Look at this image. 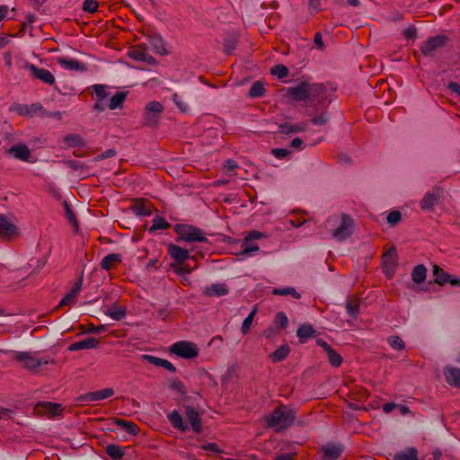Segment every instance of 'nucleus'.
Segmentation results:
<instances>
[{"instance_id": "1", "label": "nucleus", "mask_w": 460, "mask_h": 460, "mask_svg": "<svg viewBox=\"0 0 460 460\" xmlns=\"http://www.w3.org/2000/svg\"><path fill=\"white\" fill-rule=\"evenodd\" d=\"M285 96L294 102H303L306 106L314 105L315 111L319 106L326 108L330 101L327 102V90L323 84L311 83L308 80H302L298 84L284 89Z\"/></svg>"}, {"instance_id": "2", "label": "nucleus", "mask_w": 460, "mask_h": 460, "mask_svg": "<svg viewBox=\"0 0 460 460\" xmlns=\"http://www.w3.org/2000/svg\"><path fill=\"white\" fill-rule=\"evenodd\" d=\"M295 419V411L284 404L276 407L264 417L267 428H274L277 432L289 428L294 423Z\"/></svg>"}, {"instance_id": "3", "label": "nucleus", "mask_w": 460, "mask_h": 460, "mask_svg": "<svg viewBox=\"0 0 460 460\" xmlns=\"http://www.w3.org/2000/svg\"><path fill=\"white\" fill-rule=\"evenodd\" d=\"M174 232L179 235V240L185 242L207 243L205 233L199 227L188 224H176Z\"/></svg>"}, {"instance_id": "4", "label": "nucleus", "mask_w": 460, "mask_h": 460, "mask_svg": "<svg viewBox=\"0 0 460 460\" xmlns=\"http://www.w3.org/2000/svg\"><path fill=\"white\" fill-rule=\"evenodd\" d=\"M11 356L13 359L22 364L28 370H35L42 365L49 364V360L42 358H37L31 352L11 351Z\"/></svg>"}, {"instance_id": "5", "label": "nucleus", "mask_w": 460, "mask_h": 460, "mask_svg": "<svg viewBox=\"0 0 460 460\" xmlns=\"http://www.w3.org/2000/svg\"><path fill=\"white\" fill-rule=\"evenodd\" d=\"M262 236V233L257 230L250 231L241 244V251L236 254L238 260L243 261L248 256H254L260 251V247L257 244H251L250 241L261 239Z\"/></svg>"}, {"instance_id": "6", "label": "nucleus", "mask_w": 460, "mask_h": 460, "mask_svg": "<svg viewBox=\"0 0 460 460\" xmlns=\"http://www.w3.org/2000/svg\"><path fill=\"white\" fill-rule=\"evenodd\" d=\"M448 41L449 38L444 34L429 37L421 43L420 50L423 56L432 57L436 50L445 47Z\"/></svg>"}, {"instance_id": "7", "label": "nucleus", "mask_w": 460, "mask_h": 460, "mask_svg": "<svg viewBox=\"0 0 460 460\" xmlns=\"http://www.w3.org/2000/svg\"><path fill=\"white\" fill-rule=\"evenodd\" d=\"M170 351L181 358L191 359L199 355V349L196 344L187 341H181L170 347Z\"/></svg>"}, {"instance_id": "8", "label": "nucleus", "mask_w": 460, "mask_h": 460, "mask_svg": "<svg viewBox=\"0 0 460 460\" xmlns=\"http://www.w3.org/2000/svg\"><path fill=\"white\" fill-rule=\"evenodd\" d=\"M444 199V190L440 187H435L431 191L425 193L420 201V209L425 212H434L435 207Z\"/></svg>"}, {"instance_id": "9", "label": "nucleus", "mask_w": 460, "mask_h": 460, "mask_svg": "<svg viewBox=\"0 0 460 460\" xmlns=\"http://www.w3.org/2000/svg\"><path fill=\"white\" fill-rule=\"evenodd\" d=\"M345 451L342 443L328 442L319 447L321 460H338Z\"/></svg>"}, {"instance_id": "10", "label": "nucleus", "mask_w": 460, "mask_h": 460, "mask_svg": "<svg viewBox=\"0 0 460 460\" xmlns=\"http://www.w3.org/2000/svg\"><path fill=\"white\" fill-rule=\"evenodd\" d=\"M114 394V390L111 387L104 388L102 390L88 392L79 395L76 402L81 404H89L93 402L102 401L111 397Z\"/></svg>"}, {"instance_id": "11", "label": "nucleus", "mask_w": 460, "mask_h": 460, "mask_svg": "<svg viewBox=\"0 0 460 460\" xmlns=\"http://www.w3.org/2000/svg\"><path fill=\"white\" fill-rule=\"evenodd\" d=\"M353 219L347 214H342L341 225L333 231L332 237L342 242L352 234Z\"/></svg>"}, {"instance_id": "12", "label": "nucleus", "mask_w": 460, "mask_h": 460, "mask_svg": "<svg viewBox=\"0 0 460 460\" xmlns=\"http://www.w3.org/2000/svg\"><path fill=\"white\" fill-rule=\"evenodd\" d=\"M164 111V106L159 102H150L146 105V126H155L161 114Z\"/></svg>"}, {"instance_id": "13", "label": "nucleus", "mask_w": 460, "mask_h": 460, "mask_svg": "<svg viewBox=\"0 0 460 460\" xmlns=\"http://www.w3.org/2000/svg\"><path fill=\"white\" fill-rule=\"evenodd\" d=\"M146 38L148 40V45L151 50L160 55L168 54L164 40L160 34H157L149 29H146Z\"/></svg>"}, {"instance_id": "14", "label": "nucleus", "mask_w": 460, "mask_h": 460, "mask_svg": "<svg viewBox=\"0 0 460 460\" xmlns=\"http://www.w3.org/2000/svg\"><path fill=\"white\" fill-rule=\"evenodd\" d=\"M62 411L61 404L51 402H39L35 405V411L38 414L43 415L47 414L49 417L57 416Z\"/></svg>"}, {"instance_id": "15", "label": "nucleus", "mask_w": 460, "mask_h": 460, "mask_svg": "<svg viewBox=\"0 0 460 460\" xmlns=\"http://www.w3.org/2000/svg\"><path fill=\"white\" fill-rule=\"evenodd\" d=\"M8 155H12L13 158L22 161L32 163L31 160V153L30 148L24 144H17L13 146L8 151Z\"/></svg>"}, {"instance_id": "16", "label": "nucleus", "mask_w": 460, "mask_h": 460, "mask_svg": "<svg viewBox=\"0 0 460 460\" xmlns=\"http://www.w3.org/2000/svg\"><path fill=\"white\" fill-rule=\"evenodd\" d=\"M130 447L123 448L118 444H110L105 447V453L112 460H122L125 456H130Z\"/></svg>"}, {"instance_id": "17", "label": "nucleus", "mask_w": 460, "mask_h": 460, "mask_svg": "<svg viewBox=\"0 0 460 460\" xmlns=\"http://www.w3.org/2000/svg\"><path fill=\"white\" fill-rule=\"evenodd\" d=\"M83 276L74 284L72 289L60 300L58 307L65 305H73L75 304V299L82 288Z\"/></svg>"}, {"instance_id": "18", "label": "nucleus", "mask_w": 460, "mask_h": 460, "mask_svg": "<svg viewBox=\"0 0 460 460\" xmlns=\"http://www.w3.org/2000/svg\"><path fill=\"white\" fill-rule=\"evenodd\" d=\"M58 63L66 70L75 72H85L87 70L86 66L77 59L67 58L66 57H59L57 59Z\"/></svg>"}, {"instance_id": "19", "label": "nucleus", "mask_w": 460, "mask_h": 460, "mask_svg": "<svg viewBox=\"0 0 460 460\" xmlns=\"http://www.w3.org/2000/svg\"><path fill=\"white\" fill-rule=\"evenodd\" d=\"M185 414L191 426V429L197 434L201 433L202 425L199 411L192 406H187Z\"/></svg>"}, {"instance_id": "20", "label": "nucleus", "mask_w": 460, "mask_h": 460, "mask_svg": "<svg viewBox=\"0 0 460 460\" xmlns=\"http://www.w3.org/2000/svg\"><path fill=\"white\" fill-rule=\"evenodd\" d=\"M31 75L49 85H53L56 81L50 71L45 68L38 67L35 65L34 66L31 67Z\"/></svg>"}, {"instance_id": "21", "label": "nucleus", "mask_w": 460, "mask_h": 460, "mask_svg": "<svg viewBox=\"0 0 460 460\" xmlns=\"http://www.w3.org/2000/svg\"><path fill=\"white\" fill-rule=\"evenodd\" d=\"M17 234V227L10 223L4 215L0 214V237L11 239Z\"/></svg>"}, {"instance_id": "22", "label": "nucleus", "mask_w": 460, "mask_h": 460, "mask_svg": "<svg viewBox=\"0 0 460 460\" xmlns=\"http://www.w3.org/2000/svg\"><path fill=\"white\" fill-rule=\"evenodd\" d=\"M446 382L454 387H460V368L453 366H447L443 370Z\"/></svg>"}, {"instance_id": "23", "label": "nucleus", "mask_w": 460, "mask_h": 460, "mask_svg": "<svg viewBox=\"0 0 460 460\" xmlns=\"http://www.w3.org/2000/svg\"><path fill=\"white\" fill-rule=\"evenodd\" d=\"M168 252L172 259H173L178 264H182L190 258L189 251L176 244H170L168 247Z\"/></svg>"}, {"instance_id": "24", "label": "nucleus", "mask_w": 460, "mask_h": 460, "mask_svg": "<svg viewBox=\"0 0 460 460\" xmlns=\"http://www.w3.org/2000/svg\"><path fill=\"white\" fill-rule=\"evenodd\" d=\"M122 261V256L119 253H110L103 257L100 262L102 270L107 271L116 269L117 266Z\"/></svg>"}, {"instance_id": "25", "label": "nucleus", "mask_w": 460, "mask_h": 460, "mask_svg": "<svg viewBox=\"0 0 460 460\" xmlns=\"http://www.w3.org/2000/svg\"><path fill=\"white\" fill-rule=\"evenodd\" d=\"M99 345V341L94 337H89L85 340L72 343L68 347L69 351H76L81 349H95Z\"/></svg>"}, {"instance_id": "26", "label": "nucleus", "mask_w": 460, "mask_h": 460, "mask_svg": "<svg viewBox=\"0 0 460 460\" xmlns=\"http://www.w3.org/2000/svg\"><path fill=\"white\" fill-rule=\"evenodd\" d=\"M307 123L299 122L296 124L282 123L279 125V133L284 135H290L293 133H300L305 131Z\"/></svg>"}, {"instance_id": "27", "label": "nucleus", "mask_w": 460, "mask_h": 460, "mask_svg": "<svg viewBox=\"0 0 460 460\" xmlns=\"http://www.w3.org/2000/svg\"><path fill=\"white\" fill-rule=\"evenodd\" d=\"M112 422L114 425L119 427L122 430L126 431L129 435H137L140 430L139 427L131 420L114 418Z\"/></svg>"}, {"instance_id": "28", "label": "nucleus", "mask_w": 460, "mask_h": 460, "mask_svg": "<svg viewBox=\"0 0 460 460\" xmlns=\"http://www.w3.org/2000/svg\"><path fill=\"white\" fill-rule=\"evenodd\" d=\"M105 314L115 321H120L126 316V308L123 305L113 304L106 308Z\"/></svg>"}, {"instance_id": "29", "label": "nucleus", "mask_w": 460, "mask_h": 460, "mask_svg": "<svg viewBox=\"0 0 460 460\" xmlns=\"http://www.w3.org/2000/svg\"><path fill=\"white\" fill-rule=\"evenodd\" d=\"M418 450L414 447H408L404 450L395 453L393 460H417Z\"/></svg>"}, {"instance_id": "30", "label": "nucleus", "mask_w": 460, "mask_h": 460, "mask_svg": "<svg viewBox=\"0 0 460 460\" xmlns=\"http://www.w3.org/2000/svg\"><path fill=\"white\" fill-rule=\"evenodd\" d=\"M205 293L208 296H222L229 293V288L224 283L212 284Z\"/></svg>"}, {"instance_id": "31", "label": "nucleus", "mask_w": 460, "mask_h": 460, "mask_svg": "<svg viewBox=\"0 0 460 460\" xmlns=\"http://www.w3.org/2000/svg\"><path fill=\"white\" fill-rule=\"evenodd\" d=\"M315 330L309 323L302 324L296 331V336L299 341L305 343L309 338L315 334Z\"/></svg>"}, {"instance_id": "32", "label": "nucleus", "mask_w": 460, "mask_h": 460, "mask_svg": "<svg viewBox=\"0 0 460 460\" xmlns=\"http://www.w3.org/2000/svg\"><path fill=\"white\" fill-rule=\"evenodd\" d=\"M171 425L179 430L186 431L189 429L188 425L182 420L181 414L177 411H172L168 415Z\"/></svg>"}, {"instance_id": "33", "label": "nucleus", "mask_w": 460, "mask_h": 460, "mask_svg": "<svg viewBox=\"0 0 460 460\" xmlns=\"http://www.w3.org/2000/svg\"><path fill=\"white\" fill-rule=\"evenodd\" d=\"M63 143L67 147H71V148L83 147L85 146V142H84V138L80 135L74 134V133L65 136L63 138Z\"/></svg>"}, {"instance_id": "34", "label": "nucleus", "mask_w": 460, "mask_h": 460, "mask_svg": "<svg viewBox=\"0 0 460 460\" xmlns=\"http://www.w3.org/2000/svg\"><path fill=\"white\" fill-rule=\"evenodd\" d=\"M127 92H117L114 95L110 97L108 108L110 110L120 109L127 98Z\"/></svg>"}, {"instance_id": "35", "label": "nucleus", "mask_w": 460, "mask_h": 460, "mask_svg": "<svg viewBox=\"0 0 460 460\" xmlns=\"http://www.w3.org/2000/svg\"><path fill=\"white\" fill-rule=\"evenodd\" d=\"M290 353V348L288 344L279 347L274 352L270 354V358L273 363H279L286 359Z\"/></svg>"}, {"instance_id": "36", "label": "nucleus", "mask_w": 460, "mask_h": 460, "mask_svg": "<svg viewBox=\"0 0 460 460\" xmlns=\"http://www.w3.org/2000/svg\"><path fill=\"white\" fill-rule=\"evenodd\" d=\"M128 347L129 352H132L144 358V354H141V352L144 350V341L142 338L131 337L129 339Z\"/></svg>"}, {"instance_id": "37", "label": "nucleus", "mask_w": 460, "mask_h": 460, "mask_svg": "<svg viewBox=\"0 0 460 460\" xmlns=\"http://www.w3.org/2000/svg\"><path fill=\"white\" fill-rule=\"evenodd\" d=\"M265 93L266 89L264 87V83L261 81H256L250 87L247 97L251 99L259 98L264 96Z\"/></svg>"}, {"instance_id": "38", "label": "nucleus", "mask_w": 460, "mask_h": 460, "mask_svg": "<svg viewBox=\"0 0 460 460\" xmlns=\"http://www.w3.org/2000/svg\"><path fill=\"white\" fill-rule=\"evenodd\" d=\"M432 271L435 278V282L438 285H445L450 281V274L446 272L439 266L434 265Z\"/></svg>"}, {"instance_id": "39", "label": "nucleus", "mask_w": 460, "mask_h": 460, "mask_svg": "<svg viewBox=\"0 0 460 460\" xmlns=\"http://www.w3.org/2000/svg\"><path fill=\"white\" fill-rule=\"evenodd\" d=\"M427 269L423 264L415 266L411 271V279L416 284H421L426 279Z\"/></svg>"}, {"instance_id": "40", "label": "nucleus", "mask_w": 460, "mask_h": 460, "mask_svg": "<svg viewBox=\"0 0 460 460\" xmlns=\"http://www.w3.org/2000/svg\"><path fill=\"white\" fill-rule=\"evenodd\" d=\"M271 293L276 296H292L296 299H299L301 297V294L293 287L274 288Z\"/></svg>"}, {"instance_id": "41", "label": "nucleus", "mask_w": 460, "mask_h": 460, "mask_svg": "<svg viewBox=\"0 0 460 460\" xmlns=\"http://www.w3.org/2000/svg\"><path fill=\"white\" fill-rule=\"evenodd\" d=\"M171 225L162 217L156 216L153 219V225L149 228V233H154L158 230L168 229Z\"/></svg>"}, {"instance_id": "42", "label": "nucleus", "mask_w": 460, "mask_h": 460, "mask_svg": "<svg viewBox=\"0 0 460 460\" xmlns=\"http://www.w3.org/2000/svg\"><path fill=\"white\" fill-rule=\"evenodd\" d=\"M279 331L286 329L288 325V318L284 312H278L273 319L272 323Z\"/></svg>"}, {"instance_id": "43", "label": "nucleus", "mask_w": 460, "mask_h": 460, "mask_svg": "<svg viewBox=\"0 0 460 460\" xmlns=\"http://www.w3.org/2000/svg\"><path fill=\"white\" fill-rule=\"evenodd\" d=\"M109 87L105 84H93V90L97 99L107 100L111 97V93L108 91Z\"/></svg>"}, {"instance_id": "44", "label": "nucleus", "mask_w": 460, "mask_h": 460, "mask_svg": "<svg viewBox=\"0 0 460 460\" xmlns=\"http://www.w3.org/2000/svg\"><path fill=\"white\" fill-rule=\"evenodd\" d=\"M326 356L328 358V361H329L330 365L334 367H339L341 365L342 361H343L342 357L336 350H334L333 349H332L326 354Z\"/></svg>"}, {"instance_id": "45", "label": "nucleus", "mask_w": 460, "mask_h": 460, "mask_svg": "<svg viewBox=\"0 0 460 460\" xmlns=\"http://www.w3.org/2000/svg\"><path fill=\"white\" fill-rule=\"evenodd\" d=\"M257 314V308L254 307L251 312L250 314H248V316L243 320V323H242V326H241V332L243 334H246L250 328H251V325L253 322V319L255 317Z\"/></svg>"}, {"instance_id": "46", "label": "nucleus", "mask_w": 460, "mask_h": 460, "mask_svg": "<svg viewBox=\"0 0 460 460\" xmlns=\"http://www.w3.org/2000/svg\"><path fill=\"white\" fill-rule=\"evenodd\" d=\"M128 56L137 61H144V49L141 46L131 47L128 49Z\"/></svg>"}, {"instance_id": "47", "label": "nucleus", "mask_w": 460, "mask_h": 460, "mask_svg": "<svg viewBox=\"0 0 460 460\" xmlns=\"http://www.w3.org/2000/svg\"><path fill=\"white\" fill-rule=\"evenodd\" d=\"M384 263L385 265H391L393 270L397 264L396 250L394 247L391 248L384 256Z\"/></svg>"}, {"instance_id": "48", "label": "nucleus", "mask_w": 460, "mask_h": 460, "mask_svg": "<svg viewBox=\"0 0 460 460\" xmlns=\"http://www.w3.org/2000/svg\"><path fill=\"white\" fill-rule=\"evenodd\" d=\"M388 344L395 350H402L405 348L404 341L396 335H391L387 338Z\"/></svg>"}, {"instance_id": "49", "label": "nucleus", "mask_w": 460, "mask_h": 460, "mask_svg": "<svg viewBox=\"0 0 460 460\" xmlns=\"http://www.w3.org/2000/svg\"><path fill=\"white\" fill-rule=\"evenodd\" d=\"M270 74L279 78H284L288 74V68L284 65H276L271 67Z\"/></svg>"}, {"instance_id": "50", "label": "nucleus", "mask_w": 460, "mask_h": 460, "mask_svg": "<svg viewBox=\"0 0 460 460\" xmlns=\"http://www.w3.org/2000/svg\"><path fill=\"white\" fill-rule=\"evenodd\" d=\"M82 9L86 13H93L97 12L98 2L96 0H84L83 2Z\"/></svg>"}, {"instance_id": "51", "label": "nucleus", "mask_w": 460, "mask_h": 460, "mask_svg": "<svg viewBox=\"0 0 460 460\" xmlns=\"http://www.w3.org/2000/svg\"><path fill=\"white\" fill-rule=\"evenodd\" d=\"M170 388L177 391L181 394H185L187 393L185 385L178 378L172 379L170 382Z\"/></svg>"}, {"instance_id": "52", "label": "nucleus", "mask_w": 460, "mask_h": 460, "mask_svg": "<svg viewBox=\"0 0 460 460\" xmlns=\"http://www.w3.org/2000/svg\"><path fill=\"white\" fill-rule=\"evenodd\" d=\"M328 120H329V116L327 115V112L325 110L323 111H322L320 115L315 116L311 119L312 123L316 126L325 125Z\"/></svg>"}, {"instance_id": "53", "label": "nucleus", "mask_w": 460, "mask_h": 460, "mask_svg": "<svg viewBox=\"0 0 460 460\" xmlns=\"http://www.w3.org/2000/svg\"><path fill=\"white\" fill-rule=\"evenodd\" d=\"M346 311L350 317L356 319L358 314L359 306L358 304L348 301L346 304Z\"/></svg>"}, {"instance_id": "54", "label": "nucleus", "mask_w": 460, "mask_h": 460, "mask_svg": "<svg viewBox=\"0 0 460 460\" xmlns=\"http://www.w3.org/2000/svg\"><path fill=\"white\" fill-rule=\"evenodd\" d=\"M172 101L181 111L186 112L189 110L188 104L181 100V97L178 93L172 95Z\"/></svg>"}, {"instance_id": "55", "label": "nucleus", "mask_w": 460, "mask_h": 460, "mask_svg": "<svg viewBox=\"0 0 460 460\" xmlns=\"http://www.w3.org/2000/svg\"><path fill=\"white\" fill-rule=\"evenodd\" d=\"M65 163L70 169L75 171H82L84 169H87L86 165L78 160L71 159L66 161Z\"/></svg>"}, {"instance_id": "56", "label": "nucleus", "mask_w": 460, "mask_h": 460, "mask_svg": "<svg viewBox=\"0 0 460 460\" xmlns=\"http://www.w3.org/2000/svg\"><path fill=\"white\" fill-rule=\"evenodd\" d=\"M401 217V213L398 210H393L388 214L386 219L387 222L394 226L400 222Z\"/></svg>"}, {"instance_id": "57", "label": "nucleus", "mask_w": 460, "mask_h": 460, "mask_svg": "<svg viewBox=\"0 0 460 460\" xmlns=\"http://www.w3.org/2000/svg\"><path fill=\"white\" fill-rule=\"evenodd\" d=\"M271 154L278 159H284L291 154V151L287 148H273Z\"/></svg>"}, {"instance_id": "58", "label": "nucleus", "mask_w": 460, "mask_h": 460, "mask_svg": "<svg viewBox=\"0 0 460 460\" xmlns=\"http://www.w3.org/2000/svg\"><path fill=\"white\" fill-rule=\"evenodd\" d=\"M402 35L407 40H415L417 38V29L415 26L411 25L408 28L404 29L402 31Z\"/></svg>"}, {"instance_id": "59", "label": "nucleus", "mask_w": 460, "mask_h": 460, "mask_svg": "<svg viewBox=\"0 0 460 460\" xmlns=\"http://www.w3.org/2000/svg\"><path fill=\"white\" fill-rule=\"evenodd\" d=\"M116 155V151L113 148H110L101 153L94 157V161L99 162L110 157H113Z\"/></svg>"}, {"instance_id": "60", "label": "nucleus", "mask_w": 460, "mask_h": 460, "mask_svg": "<svg viewBox=\"0 0 460 460\" xmlns=\"http://www.w3.org/2000/svg\"><path fill=\"white\" fill-rule=\"evenodd\" d=\"M16 65L18 67L28 70L31 72V67L34 66V64L30 63L28 60L16 57Z\"/></svg>"}, {"instance_id": "61", "label": "nucleus", "mask_w": 460, "mask_h": 460, "mask_svg": "<svg viewBox=\"0 0 460 460\" xmlns=\"http://www.w3.org/2000/svg\"><path fill=\"white\" fill-rule=\"evenodd\" d=\"M164 360L165 359H164V358L146 354V362H148L156 367H163V365H164L163 363L164 362Z\"/></svg>"}, {"instance_id": "62", "label": "nucleus", "mask_w": 460, "mask_h": 460, "mask_svg": "<svg viewBox=\"0 0 460 460\" xmlns=\"http://www.w3.org/2000/svg\"><path fill=\"white\" fill-rule=\"evenodd\" d=\"M134 213L138 217L144 216V199H138L134 206H132Z\"/></svg>"}, {"instance_id": "63", "label": "nucleus", "mask_w": 460, "mask_h": 460, "mask_svg": "<svg viewBox=\"0 0 460 460\" xmlns=\"http://www.w3.org/2000/svg\"><path fill=\"white\" fill-rule=\"evenodd\" d=\"M201 448L208 452L220 453L221 450L217 443L209 442L201 446Z\"/></svg>"}, {"instance_id": "64", "label": "nucleus", "mask_w": 460, "mask_h": 460, "mask_svg": "<svg viewBox=\"0 0 460 460\" xmlns=\"http://www.w3.org/2000/svg\"><path fill=\"white\" fill-rule=\"evenodd\" d=\"M14 111H16L20 115L32 116L30 106L26 104H17V106L14 108Z\"/></svg>"}]
</instances>
